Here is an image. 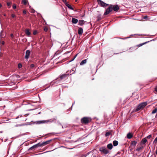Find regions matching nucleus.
Returning a JSON list of instances; mask_svg holds the SVG:
<instances>
[{
	"mask_svg": "<svg viewBox=\"0 0 157 157\" xmlns=\"http://www.w3.org/2000/svg\"><path fill=\"white\" fill-rule=\"evenodd\" d=\"M18 68H21L22 67V65L21 63H19L18 65Z\"/></svg>",
	"mask_w": 157,
	"mask_h": 157,
	"instance_id": "473e14b6",
	"label": "nucleus"
},
{
	"mask_svg": "<svg viewBox=\"0 0 157 157\" xmlns=\"http://www.w3.org/2000/svg\"><path fill=\"white\" fill-rule=\"evenodd\" d=\"M25 33L28 36H30L31 34V33L29 32V30L28 29H26L25 30Z\"/></svg>",
	"mask_w": 157,
	"mask_h": 157,
	"instance_id": "f8f14e48",
	"label": "nucleus"
},
{
	"mask_svg": "<svg viewBox=\"0 0 157 157\" xmlns=\"http://www.w3.org/2000/svg\"><path fill=\"white\" fill-rule=\"evenodd\" d=\"M97 20L98 21H100L101 19V15L99 14H98L97 17Z\"/></svg>",
	"mask_w": 157,
	"mask_h": 157,
	"instance_id": "4be33fe9",
	"label": "nucleus"
},
{
	"mask_svg": "<svg viewBox=\"0 0 157 157\" xmlns=\"http://www.w3.org/2000/svg\"><path fill=\"white\" fill-rule=\"evenodd\" d=\"M112 8L113 10L114 11L117 12L118 11L119 9V6L117 5H112Z\"/></svg>",
	"mask_w": 157,
	"mask_h": 157,
	"instance_id": "6e6552de",
	"label": "nucleus"
},
{
	"mask_svg": "<svg viewBox=\"0 0 157 157\" xmlns=\"http://www.w3.org/2000/svg\"><path fill=\"white\" fill-rule=\"evenodd\" d=\"M107 147L109 149L111 150L113 148V146L111 143H110L107 145Z\"/></svg>",
	"mask_w": 157,
	"mask_h": 157,
	"instance_id": "ddd939ff",
	"label": "nucleus"
},
{
	"mask_svg": "<svg viewBox=\"0 0 157 157\" xmlns=\"http://www.w3.org/2000/svg\"><path fill=\"white\" fill-rule=\"evenodd\" d=\"M36 147H40L42 146H43L42 143H37V144H35Z\"/></svg>",
	"mask_w": 157,
	"mask_h": 157,
	"instance_id": "a211bd4d",
	"label": "nucleus"
},
{
	"mask_svg": "<svg viewBox=\"0 0 157 157\" xmlns=\"http://www.w3.org/2000/svg\"><path fill=\"white\" fill-rule=\"evenodd\" d=\"M78 54H76L75 56L74 57H73V59H75L76 58V57L77 56V55H78Z\"/></svg>",
	"mask_w": 157,
	"mask_h": 157,
	"instance_id": "8fccbe9b",
	"label": "nucleus"
},
{
	"mask_svg": "<svg viewBox=\"0 0 157 157\" xmlns=\"http://www.w3.org/2000/svg\"><path fill=\"white\" fill-rule=\"evenodd\" d=\"M4 44V41H3L2 42V44Z\"/></svg>",
	"mask_w": 157,
	"mask_h": 157,
	"instance_id": "0e129e2a",
	"label": "nucleus"
},
{
	"mask_svg": "<svg viewBox=\"0 0 157 157\" xmlns=\"http://www.w3.org/2000/svg\"><path fill=\"white\" fill-rule=\"evenodd\" d=\"M111 134V133L110 132H108L105 133V136H109Z\"/></svg>",
	"mask_w": 157,
	"mask_h": 157,
	"instance_id": "bb28decb",
	"label": "nucleus"
},
{
	"mask_svg": "<svg viewBox=\"0 0 157 157\" xmlns=\"http://www.w3.org/2000/svg\"><path fill=\"white\" fill-rule=\"evenodd\" d=\"M60 83V81L59 80H57L56 82H55V83L56 84H59Z\"/></svg>",
	"mask_w": 157,
	"mask_h": 157,
	"instance_id": "2f4dec72",
	"label": "nucleus"
},
{
	"mask_svg": "<svg viewBox=\"0 0 157 157\" xmlns=\"http://www.w3.org/2000/svg\"><path fill=\"white\" fill-rule=\"evenodd\" d=\"M136 35V34H134V35L132 34L130 35V36H134V35Z\"/></svg>",
	"mask_w": 157,
	"mask_h": 157,
	"instance_id": "e2e57ef3",
	"label": "nucleus"
},
{
	"mask_svg": "<svg viewBox=\"0 0 157 157\" xmlns=\"http://www.w3.org/2000/svg\"><path fill=\"white\" fill-rule=\"evenodd\" d=\"M2 4L1 3H0V8L2 7Z\"/></svg>",
	"mask_w": 157,
	"mask_h": 157,
	"instance_id": "680f3d73",
	"label": "nucleus"
},
{
	"mask_svg": "<svg viewBox=\"0 0 157 157\" xmlns=\"http://www.w3.org/2000/svg\"><path fill=\"white\" fill-rule=\"evenodd\" d=\"M129 148H130V150H133V148H132V147L131 146H130L129 147Z\"/></svg>",
	"mask_w": 157,
	"mask_h": 157,
	"instance_id": "603ef678",
	"label": "nucleus"
},
{
	"mask_svg": "<svg viewBox=\"0 0 157 157\" xmlns=\"http://www.w3.org/2000/svg\"><path fill=\"white\" fill-rule=\"evenodd\" d=\"M59 124L60 125H61L62 126V127H63V125H62V124H61L60 123H59Z\"/></svg>",
	"mask_w": 157,
	"mask_h": 157,
	"instance_id": "69168bd1",
	"label": "nucleus"
},
{
	"mask_svg": "<svg viewBox=\"0 0 157 157\" xmlns=\"http://www.w3.org/2000/svg\"><path fill=\"white\" fill-rule=\"evenodd\" d=\"M44 31L47 32L48 30V29L47 27H45L44 29Z\"/></svg>",
	"mask_w": 157,
	"mask_h": 157,
	"instance_id": "a19ab883",
	"label": "nucleus"
},
{
	"mask_svg": "<svg viewBox=\"0 0 157 157\" xmlns=\"http://www.w3.org/2000/svg\"><path fill=\"white\" fill-rule=\"evenodd\" d=\"M149 42V41H147V42H144V43H143L140 44H139V47L143 45L144 44H145L146 43H148Z\"/></svg>",
	"mask_w": 157,
	"mask_h": 157,
	"instance_id": "c85d7f7f",
	"label": "nucleus"
},
{
	"mask_svg": "<svg viewBox=\"0 0 157 157\" xmlns=\"http://www.w3.org/2000/svg\"><path fill=\"white\" fill-rule=\"evenodd\" d=\"M27 0H22V2L25 5H26L27 4Z\"/></svg>",
	"mask_w": 157,
	"mask_h": 157,
	"instance_id": "c756f323",
	"label": "nucleus"
},
{
	"mask_svg": "<svg viewBox=\"0 0 157 157\" xmlns=\"http://www.w3.org/2000/svg\"><path fill=\"white\" fill-rule=\"evenodd\" d=\"M137 144V142L135 141H133L131 142V145L135 146Z\"/></svg>",
	"mask_w": 157,
	"mask_h": 157,
	"instance_id": "5701e85b",
	"label": "nucleus"
},
{
	"mask_svg": "<svg viewBox=\"0 0 157 157\" xmlns=\"http://www.w3.org/2000/svg\"><path fill=\"white\" fill-rule=\"evenodd\" d=\"M69 71H67L66 72V73L60 76V80H62L65 78L68 77L69 75Z\"/></svg>",
	"mask_w": 157,
	"mask_h": 157,
	"instance_id": "0eeeda50",
	"label": "nucleus"
},
{
	"mask_svg": "<svg viewBox=\"0 0 157 157\" xmlns=\"http://www.w3.org/2000/svg\"><path fill=\"white\" fill-rule=\"evenodd\" d=\"M151 134H150V135H149L147 137V138L148 139H150V138H151Z\"/></svg>",
	"mask_w": 157,
	"mask_h": 157,
	"instance_id": "4c0bfd02",
	"label": "nucleus"
},
{
	"mask_svg": "<svg viewBox=\"0 0 157 157\" xmlns=\"http://www.w3.org/2000/svg\"><path fill=\"white\" fill-rule=\"evenodd\" d=\"M91 121L90 118L84 117L81 119V122L82 124H87L89 123Z\"/></svg>",
	"mask_w": 157,
	"mask_h": 157,
	"instance_id": "f03ea898",
	"label": "nucleus"
},
{
	"mask_svg": "<svg viewBox=\"0 0 157 157\" xmlns=\"http://www.w3.org/2000/svg\"><path fill=\"white\" fill-rule=\"evenodd\" d=\"M62 1L63 3L65 4V5L67 4V2L66 0H62Z\"/></svg>",
	"mask_w": 157,
	"mask_h": 157,
	"instance_id": "f704fd0d",
	"label": "nucleus"
},
{
	"mask_svg": "<svg viewBox=\"0 0 157 157\" xmlns=\"http://www.w3.org/2000/svg\"><path fill=\"white\" fill-rule=\"evenodd\" d=\"M37 148V147H36V145L35 144V145H33V146H32L30 147L29 148V149H28V151H29V150H33L34 148Z\"/></svg>",
	"mask_w": 157,
	"mask_h": 157,
	"instance_id": "b1692460",
	"label": "nucleus"
},
{
	"mask_svg": "<svg viewBox=\"0 0 157 157\" xmlns=\"http://www.w3.org/2000/svg\"><path fill=\"white\" fill-rule=\"evenodd\" d=\"M130 37H131L130 36H129V37H125L124 38H122V39H123V40H125V39H128V38H130Z\"/></svg>",
	"mask_w": 157,
	"mask_h": 157,
	"instance_id": "37998d69",
	"label": "nucleus"
},
{
	"mask_svg": "<svg viewBox=\"0 0 157 157\" xmlns=\"http://www.w3.org/2000/svg\"><path fill=\"white\" fill-rule=\"evenodd\" d=\"M147 141V139L146 138H144L142 140L141 143L142 144H144Z\"/></svg>",
	"mask_w": 157,
	"mask_h": 157,
	"instance_id": "dca6fc26",
	"label": "nucleus"
},
{
	"mask_svg": "<svg viewBox=\"0 0 157 157\" xmlns=\"http://www.w3.org/2000/svg\"><path fill=\"white\" fill-rule=\"evenodd\" d=\"M78 21L77 19L73 18L72 20V22L73 24H76Z\"/></svg>",
	"mask_w": 157,
	"mask_h": 157,
	"instance_id": "2eb2a0df",
	"label": "nucleus"
},
{
	"mask_svg": "<svg viewBox=\"0 0 157 157\" xmlns=\"http://www.w3.org/2000/svg\"><path fill=\"white\" fill-rule=\"evenodd\" d=\"M132 137V135L130 133H128L127 134V137L128 139H131Z\"/></svg>",
	"mask_w": 157,
	"mask_h": 157,
	"instance_id": "412c9836",
	"label": "nucleus"
},
{
	"mask_svg": "<svg viewBox=\"0 0 157 157\" xmlns=\"http://www.w3.org/2000/svg\"><path fill=\"white\" fill-rule=\"evenodd\" d=\"M143 148V147L142 146H141L138 147L136 149V151H139L140 150L142 149Z\"/></svg>",
	"mask_w": 157,
	"mask_h": 157,
	"instance_id": "cd10ccee",
	"label": "nucleus"
},
{
	"mask_svg": "<svg viewBox=\"0 0 157 157\" xmlns=\"http://www.w3.org/2000/svg\"><path fill=\"white\" fill-rule=\"evenodd\" d=\"M66 6L68 7V8L71 10H74L73 8L68 3L67 4Z\"/></svg>",
	"mask_w": 157,
	"mask_h": 157,
	"instance_id": "6ab92c4d",
	"label": "nucleus"
},
{
	"mask_svg": "<svg viewBox=\"0 0 157 157\" xmlns=\"http://www.w3.org/2000/svg\"><path fill=\"white\" fill-rule=\"evenodd\" d=\"M52 140H47L45 142H42V143L43 146L47 144H49V143L51 141H52Z\"/></svg>",
	"mask_w": 157,
	"mask_h": 157,
	"instance_id": "9d476101",
	"label": "nucleus"
},
{
	"mask_svg": "<svg viewBox=\"0 0 157 157\" xmlns=\"http://www.w3.org/2000/svg\"><path fill=\"white\" fill-rule=\"evenodd\" d=\"M78 54H76L75 56L74 57H73V59H75L76 58V57L77 56V55H78Z\"/></svg>",
	"mask_w": 157,
	"mask_h": 157,
	"instance_id": "3c124183",
	"label": "nucleus"
},
{
	"mask_svg": "<svg viewBox=\"0 0 157 157\" xmlns=\"http://www.w3.org/2000/svg\"><path fill=\"white\" fill-rule=\"evenodd\" d=\"M19 116H18V117H16V119H17L18 118H19Z\"/></svg>",
	"mask_w": 157,
	"mask_h": 157,
	"instance_id": "052dcab7",
	"label": "nucleus"
},
{
	"mask_svg": "<svg viewBox=\"0 0 157 157\" xmlns=\"http://www.w3.org/2000/svg\"><path fill=\"white\" fill-rule=\"evenodd\" d=\"M13 8L14 9H15L16 8V6L15 4H13Z\"/></svg>",
	"mask_w": 157,
	"mask_h": 157,
	"instance_id": "58836bf2",
	"label": "nucleus"
},
{
	"mask_svg": "<svg viewBox=\"0 0 157 157\" xmlns=\"http://www.w3.org/2000/svg\"><path fill=\"white\" fill-rule=\"evenodd\" d=\"M91 151H90V152H87V153H86V154H85V155H86V157L87 155H89L90 154V153L91 152Z\"/></svg>",
	"mask_w": 157,
	"mask_h": 157,
	"instance_id": "e433bc0d",
	"label": "nucleus"
},
{
	"mask_svg": "<svg viewBox=\"0 0 157 157\" xmlns=\"http://www.w3.org/2000/svg\"><path fill=\"white\" fill-rule=\"evenodd\" d=\"M30 67H31L33 68L34 67V64H31L30 65Z\"/></svg>",
	"mask_w": 157,
	"mask_h": 157,
	"instance_id": "a18cd8bd",
	"label": "nucleus"
},
{
	"mask_svg": "<svg viewBox=\"0 0 157 157\" xmlns=\"http://www.w3.org/2000/svg\"><path fill=\"white\" fill-rule=\"evenodd\" d=\"M30 51L29 50H27L25 52V58L26 59H28L29 58V56L30 55Z\"/></svg>",
	"mask_w": 157,
	"mask_h": 157,
	"instance_id": "1a4fd4ad",
	"label": "nucleus"
},
{
	"mask_svg": "<svg viewBox=\"0 0 157 157\" xmlns=\"http://www.w3.org/2000/svg\"><path fill=\"white\" fill-rule=\"evenodd\" d=\"M25 125V124H17L15 125V127H20L21 126H24Z\"/></svg>",
	"mask_w": 157,
	"mask_h": 157,
	"instance_id": "a878e982",
	"label": "nucleus"
},
{
	"mask_svg": "<svg viewBox=\"0 0 157 157\" xmlns=\"http://www.w3.org/2000/svg\"><path fill=\"white\" fill-rule=\"evenodd\" d=\"M11 16L12 17H13V18L15 17V15L13 14L11 15Z\"/></svg>",
	"mask_w": 157,
	"mask_h": 157,
	"instance_id": "09e8293b",
	"label": "nucleus"
},
{
	"mask_svg": "<svg viewBox=\"0 0 157 157\" xmlns=\"http://www.w3.org/2000/svg\"><path fill=\"white\" fill-rule=\"evenodd\" d=\"M86 156L85 155V154L83 155H82V156L81 157H86Z\"/></svg>",
	"mask_w": 157,
	"mask_h": 157,
	"instance_id": "864d4df0",
	"label": "nucleus"
},
{
	"mask_svg": "<svg viewBox=\"0 0 157 157\" xmlns=\"http://www.w3.org/2000/svg\"><path fill=\"white\" fill-rule=\"evenodd\" d=\"M155 90L157 92V88H155Z\"/></svg>",
	"mask_w": 157,
	"mask_h": 157,
	"instance_id": "338daca9",
	"label": "nucleus"
},
{
	"mask_svg": "<svg viewBox=\"0 0 157 157\" xmlns=\"http://www.w3.org/2000/svg\"><path fill=\"white\" fill-rule=\"evenodd\" d=\"M75 59H74L73 58L70 61V62H71V61H73Z\"/></svg>",
	"mask_w": 157,
	"mask_h": 157,
	"instance_id": "13d9d810",
	"label": "nucleus"
},
{
	"mask_svg": "<svg viewBox=\"0 0 157 157\" xmlns=\"http://www.w3.org/2000/svg\"><path fill=\"white\" fill-rule=\"evenodd\" d=\"M73 148H74V147L72 148H69V147L67 148V149H73Z\"/></svg>",
	"mask_w": 157,
	"mask_h": 157,
	"instance_id": "4d7b16f0",
	"label": "nucleus"
},
{
	"mask_svg": "<svg viewBox=\"0 0 157 157\" xmlns=\"http://www.w3.org/2000/svg\"><path fill=\"white\" fill-rule=\"evenodd\" d=\"M10 36H11L12 37V38H13V35L12 34H11V35H10Z\"/></svg>",
	"mask_w": 157,
	"mask_h": 157,
	"instance_id": "6e6d98bb",
	"label": "nucleus"
},
{
	"mask_svg": "<svg viewBox=\"0 0 157 157\" xmlns=\"http://www.w3.org/2000/svg\"><path fill=\"white\" fill-rule=\"evenodd\" d=\"M3 15H4V16H5V17H6V14H5V13Z\"/></svg>",
	"mask_w": 157,
	"mask_h": 157,
	"instance_id": "bf43d9fd",
	"label": "nucleus"
},
{
	"mask_svg": "<svg viewBox=\"0 0 157 157\" xmlns=\"http://www.w3.org/2000/svg\"><path fill=\"white\" fill-rule=\"evenodd\" d=\"M2 32L3 31H1L0 33V37H4V35H2Z\"/></svg>",
	"mask_w": 157,
	"mask_h": 157,
	"instance_id": "7c9ffc66",
	"label": "nucleus"
},
{
	"mask_svg": "<svg viewBox=\"0 0 157 157\" xmlns=\"http://www.w3.org/2000/svg\"><path fill=\"white\" fill-rule=\"evenodd\" d=\"M113 10L112 5H110L105 10L104 15H106L109 14Z\"/></svg>",
	"mask_w": 157,
	"mask_h": 157,
	"instance_id": "20e7f679",
	"label": "nucleus"
},
{
	"mask_svg": "<svg viewBox=\"0 0 157 157\" xmlns=\"http://www.w3.org/2000/svg\"><path fill=\"white\" fill-rule=\"evenodd\" d=\"M26 133H24L22 134L21 135H19V136H17V137H19V136H23V135H26Z\"/></svg>",
	"mask_w": 157,
	"mask_h": 157,
	"instance_id": "ea45409f",
	"label": "nucleus"
},
{
	"mask_svg": "<svg viewBox=\"0 0 157 157\" xmlns=\"http://www.w3.org/2000/svg\"><path fill=\"white\" fill-rule=\"evenodd\" d=\"M55 120V119H53V120L50 119V120H45H45L41 121H38L37 124H43V123H48L49 122H54Z\"/></svg>",
	"mask_w": 157,
	"mask_h": 157,
	"instance_id": "39448f33",
	"label": "nucleus"
},
{
	"mask_svg": "<svg viewBox=\"0 0 157 157\" xmlns=\"http://www.w3.org/2000/svg\"><path fill=\"white\" fill-rule=\"evenodd\" d=\"M97 1L98 4L101 7L104 8L109 5V4L105 3L101 0H97Z\"/></svg>",
	"mask_w": 157,
	"mask_h": 157,
	"instance_id": "7ed1b4c3",
	"label": "nucleus"
},
{
	"mask_svg": "<svg viewBox=\"0 0 157 157\" xmlns=\"http://www.w3.org/2000/svg\"><path fill=\"white\" fill-rule=\"evenodd\" d=\"M11 2H7V5L8 6H10V7H9V8H10V5L11 4Z\"/></svg>",
	"mask_w": 157,
	"mask_h": 157,
	"instance_id": "72a5a7b5",
	"label": "nucleus"
},
{
	"mask_svg": "<svg viewBox=\"0 0 157 157\" xmlns=\"http://www.w3.org/2000/svg\"><path fill=\"white\" fill-rule=\"evenodd\" d=\"M84 21L83 20H79V24L80 26H82L83 25V22Z\"/></svg>",
	"mask_w": 157,
	"mask_h": 157,
	"instance_id": "aec40b11",
	"label": "nucleus"
},
{
	"mask_svg": "<svg viewBox=\"0 0 157 157\" xmlns=\"http://www.w3.org/2000/svg\"><path fill=\"white\" fill-rule=\"evenodd\" d=\"M88 59H86L82 60L80 63V65H82L85 64L87 61Z\"/></svg>",
	"mask_w": 157,
	"mask_h": 157,
	"instance_id": "9b49d317",
	"label": "nucleus"
},
{
	"mask_svg": "<svg viewBox=\"0 0 157 157\" xmlns=\"http://www.w3.org/2000/svg\"><path fill=\"white\" fill-rule=\"evenodd\" d=\"M148 16H144V17H143V18L144 19H146L147 18Z\"/></svg>",
	"mask_w": 157,
	"mask_h": 157,
	"instance_id": "49530a36",
	"label": "nucleus"
},
{
	"mask_svg": "<svg viewBox=\"0 0 157 157\" xmlns=\"http://www.w3.org/2000/svg\"><path fill=\"white\" fill-rule=\"evenodd\" d=\"M37 32L36 30L34 31L33 32V34L34 35H36L37 34Z\"/></svg>",
	"mask_w": 157,
	"mask_h": 157,
	"instance_id": "79ce46f5",
	"label": "nucleus"
},
{
	"mask_svg": "<svg viewBox=\"0 0 157 157\" xmlns=\"http://www.w3.org/2000/svg\"><path fill=\"white\" fill-rule=\"evenodd\" d=\"M35 12V11L34 10L32 9L31 11V12L32 13H34Z\"/></svg>",
	"mask_w": 157,
	"mask_h": 157,
	"instance_id": "c03bdc74",
	"label": "nucleus"
},
{
	"mask_svg": "<svg viewBox=\"0 0 157 157\" xmlns=\"http://www.w3.org/2000/svg\"><path fill=\"white\" fill-rule=\"evenodd\" d=\"M99 151L105 155L107 154L109 152L108 150L104 147H101L99 149Z\"/></svg>",
	"mask_w": 157,
	"mask_h": 157,
	"instance_id": "423d86ee",
	"label": "nucleus"
},
{
	"mask_svg": "<svg viewBox=\"0 0 157 157\" xmlns=\"http://www.w3.org/2000/svg\"><path fill=\"white\" fill-rule=\"evenodd\" d=\"M83 32V29L82 28H79L78 30V34L79 35H81Z\"/></svg>",
	"mask_w": 157,
	"mask_h": 157,
	"instance_id": "4468645a",
	"label": "nucleus"
},
{
	"mask_svg": "<svg viewBox=\"0 0 157 157\" xmlns=\"http://www.w3.org/2000/svg\"><path fill=\"white\" fill-rule=\"evenodd\" d=\"M26 11L25 10H24L23 11V13L24 14H26Z\"/></svg>",
	"mask_w": 157,
	"mask_h": 157,
	"instance_id": "de8ad7c7",
	"label": "nucleus"
},
{
	"mask_svg": "<svg viewBox=\"0 0 157 157\" xmlns=\"http://www.w3.org/2000/svg\"><path fill=\"white\" fill-rule=\"evenodd\" d=\"M75 103V102H74V103H72V106H71V109H72V108L73 106V105Z\"/></svg>",
	"mask_w": 157,
	"mask_h": 157,
	"instance_id": "5fc2aeb1",
	"label": "nucleus"
},
{
	"mask_svg": "<svg viewBox=\"0 0 157 157\" xmlns=\"http://www.w3.org/2000/svg\"><path fill=\"white\" fill-rule=\"evenodd\" d=\"M157 111V108H155L153 110V111L151 113L152 114H154Z\"/></svg>",
	"mask_w": 157,
	"mask_h": 157,
	"instance_id": "393cba45",
	"label": "nucleus"
},
{
	"mask_svg": "<svg viewBox=\"0 0 157 157\" xmlns=\"http://www.w3.org/2000/svg\"><path fill=\"white\" fill-rule=\"evenodd\" d=\"M157 142V137H156V138L153 141V143H156V142Z\"/></svg>",
	"mask_w": 157,
	"mask_h": 157,
	"instance_id": "c9c22d12",
	"label": "nucleus"
},
{
	"mask_svg": "<svg viewBox=\"0 0 157 157\" xmlns=\"http://www.w3.org/2000/svg\"><path fill=\"white\" fill-rule=\"evenodd\" d=\"M118 144V141L117 140H114L113 141V144L114 146H117Z\"/></svg>",
	"mask_w": 157,
	"mask_h": 157,
	"instance_id": "f3484780",
	"label": "nucleus"
},
{
	"mask_svg": "<svg viewBox=\"0 0 157 157\" xmlns=\"http://www.w3.org/2000/svg\"><path fill=\"white\" fill-rule=\"evenodd\" d=\"M155 117H157V114H156V115L155 116Z\"/></svg>",
	"mask_w": 157,
	"mask_h": 157,
	"instance_id": "774afa93",
	"label": "nucleus"
},
{
	"mask_svg": "<svg viewBox=\"0 0 157 157\" xmlns=\"http://www.w3.org/2000/svg\"><path fill=\"white\" fill-rule=\"evenodd\" d=\"M147 105V102H144L139 104L137 107L136 111H138L143 109Z\"/></svg>",
	"mask_w": 157,
	"mask_h": 157,
	"instance_id": "f257e3e1",
	"label": "nucleus"
}]
</instances>
